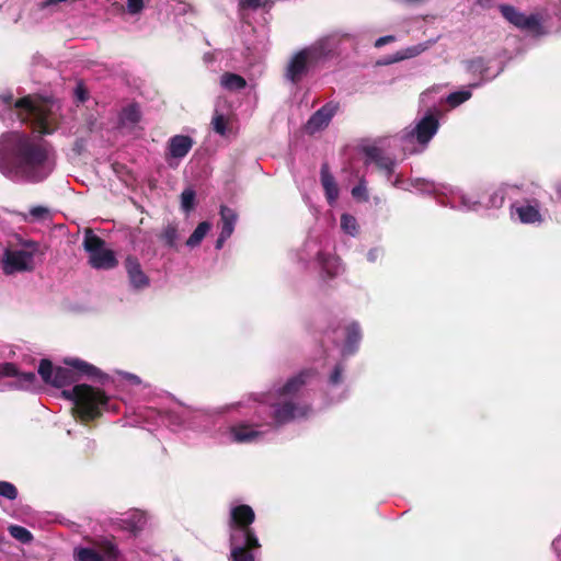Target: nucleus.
I'll list each match as a JSON object with an SVG mask.
<instances>
[{"instance_id": "39448f33", "label": "nucleus", "mask_w": 561, "mask_h": 561, "mask_svg": "<svg viewBox=\"0 0 561 561\" xmlns=\"http://www.w3.org/2000/svg\"><path fill=\"white\" fill-rule=\"evenodd\" d=\"M328 56L329 49L323 41L316 42L296 51L286 66L285 78L294 84L299 83L311 69L325 60Z\"/></svg>"}, {"instance_id": "37998d69", "label": "nucleus", "mask_w": 561, "mask_h": 561, "mask_svg": "<svg viewBox=\"0 0 561 561\" xmlns=\"http://www.w3.org/2000/svg\"><path fill=\"white\" fill-rule=\"evenodd\" d=\"M380 255V250L377 248L370 249L367 253V260L370 262H376Z\"/></svg>"}, {"instance_id": "ea45409f", "label": "nucleus", "mask_w": 561, "mask_h": 561, "mask_svg": "<svg viewBox=\"0 0 561 561\" xmlns=\"http://www.w3.org/2000/svg\"><path fill=\"white\" fill-rule=\"evenodd\" d=\"M127 8L129 13L136 14L139 13L144 9L142 0H127Z\"/></svg>"}, {"instance_id": "0eeeda50", "label": "nucleus", "mask_w": 561, "mask_h": 561, "mask_svg": "<svg viewBox=\"0 0 561 561\" xmlns=\"http://www.w3.org/2000/svg\"><path fill=\"white\" fill-rule=\"evenodd\" d=\"M105 241L87 230L83 240V248L89 253V264L95 270H112L117 266L118 261L113 250L105 249Z\"/></svg>"}, {"instance_id": "6ab92c4d", "label": "nucleus", "mask_w": 561, "mask_h": 561, "mask_svg": "<svg viewBox=\"0 0 561 561\" xmlns=\"http://www.w3.org/2000/svg\"><path fill=\"white\" fill-rule=\"evenodd\" d=\"M320 180L329 204H333L339 197V188L334 176L330 172L328 163H323L321 165Z\"/></svg>"}, {"instance_id": "dca6fc26", "label": "nucleus", "mask_w": 561, "mask_h": 561, "mask_svg": "<svg viewBox=\"0 0 561 561\" xmlns=\"http://www.w3.org/2000/svg\"><path fill=\"white\" fill-rule=\"evenodd\" d=\"M0 376L18 377V388L28 390L36 382V375L33 371L19 373L18 367L13 363H4L0 366Z\"/></svg>"}, {"instance_id": "9b49d317", "label": "nucleus", "mask_w": 561, "mask_h": 561, "mask_svg": "<svg viewBox=\"0 0 561 561\" xmlns=\"http://www.w3.org/2000/svg\"><path fill=\"white\" fill-rule=\"evenodd\" d=\"M230 561H255L254 552L261 549V543L256 539L253 545L250 539L229 538Z\"/></svg>"}, {"instance_id": "f257e3e1", "label": "nucleus", "mask_w": 561, "mask_h": 561, "mask_svg": "<svg viewBox=\"0 0 561 561\" xmlns=\"http://www.w3.org/2000/svg\"><path fill=\"white\" fill-rule=\"evenodd\" d=\"M47 144L20 131L0 136V172L12 181L42 182L48 175Z\"/></svg>"}, {"instance_id": "7ed1b4c3", "label": "nucleus", "mask_w": 561, "mask_h": 561, "mask_svg": "<svg viewBox=\"0 0 561 561\" xmlns=\"http://www.w3.org/2000/svg\"><path fill=\"white\" fill-rule=\"evenodd\" d=\"M62 363L65 367H55L50 359H41L37 371L46 385L61 388L77 382L83 376L101 383L110 379L101 369L83 359L66 357Z\"/></svg>"}, {"instance_id": "2eb2a0df", "label": "nucleus", "mask_w": 561, "mask_h": 561, "mask_svg": "<svg viewBox=\"0 0 561 561\" xmlns=\"http://www.w3.org/2000/svg\"><path fill=\"white\" fill-rule=\"evenodd\" d=\"M439 128V122L433 114L425 115L415 126L413 135L420 145H426Z\"/></svg>"}, {"instance_id": "ddd939ff", "label": "nucleus", "mask_w": 561, "mask_h": 561, "mask_svg": "<svg viewBox=\"0 0 561 561\" xmlns=\"http://www.w3.org/2000/svg\"><path fill=\"white\" fill-rule=\"evenodd\" d=\"M366 156L365 164L374 163L378 170L386 173L390 178L394 172L396 162L392 158L386 156L379 147L366 146L363 148Z\"/></svg>"}, {"instance_id": "9d476101", "label": "nucleus", "mask_w": 561, "mask_h": 561, "mask_svg": "<svg viewBox=\"0 0 561 561\" xmlns=\"http://www.w3.org/2000/svg\"><path fill=\"white\" fill-rule=\"evenodd\" d=\"M499 10L502 16L517 28L533 31L540 25L539 19L535 14L527 16L514 5L503 3L499 5Z\"/></svg>"}, {"instance_id": "bb28decb", "label": "nucleus", "mask_w": 561, "mask_h": 561, "mask_svg": "<svg viewBox=\"0 0 561 561\" xmlns=\"http://www.w3.org/2000/svg\"><path fill=\"white\" fill-rule=\"evenodd\" d=\"M211 126L214 131L222 137L230 133L229 118L218 111L213 115Z\"/></svg>"}, {"instance_id": "7c9ffc66", "label": "nucleus", "mask_w": 561, "mask_h": 561, "mask_svg": "<svg viewBox=\"0 0 561 561\" xmlns=\"http://www.w3.org/2000/svg\"><path fill=\"white\" fill-rule=\"evenodd\" d=\"M341 228L344 232L355 236L358 232L357 220L354 216L348 214H343L341 216Z\"/></svg>"}, {"instance_id": "473e14b6", "label": "nucleus", "mask_w": 561, "mask_h": 561, "mask_svg": "<svg viewBox=\"0 0 561 561\" xmlns=\"http://www.w3.org/2000/svg\"><path fill=\"white\" fill-rule=\"evenodd\" d=\"M471 98L469 91H457L453 92L447 96V102L450 106L456 107Z\"/></svg>"}, {"instance_id": "79ce46f5", "label": "nucleus", "mask_w": 561, "mask_h": 561, "mask_svg": "<svg viewBox=\"0 0 561 561\" xmlns=\"http://www.w3.org/2000/svg\"><path fill=\"white\" fill-rule=\"evenodd\" d=\"M394 41V36L392 35H387V36H382V37H379L376 43H375V46L376 47H381L388 43H391Z\"/></svg>"}, {"instance_id": "c85d7f7f", "label": "nucleus", "mask_w": 561, "mask_h": 561, "mask_svg": "<svg viewBox=\"0 0 561 561\" xmlns=\"http://www.w3.org/2000/svg\"><path fill=\"white\" fill-rule=\"evenodd\" d=\"M10 535L22 543H28L33 540V535L25 527L19 525H10L8 528Z\"/></svg>"}, {"instance_id": "c03bdc74", "label": "nucleus", "mask_w": 561, "mask_h": 561, "mask_svg": "<svg viewBox=\"0 0 561 561\" xmlns=\"http://www.w3.org/2000/svg\"><path fill=\"white\" fill-rule=\"evenodd\" d=\"M230 237L231 236H229V234H225L224 232H220L219 237L216 241V249L220 250L224 247V243L226 242V240L229 239Z\"/></svg>"}, {"instance_id": "f03ea898", "label": "nucleus", "mask_w": 561, "mask_h": 561, "mask_svg": "<svg viewBox=\"0 0 561 561\" xmlns=\"http://www.w3.org/2000/svg\"><path fill=\"white\" fill-rule=\"evenodd\" d=\"M1 102L16 110L18 117L23 123H31L41 135H51L59 127L55 102L43 98L23 96L14 102L11 92L0 94Z\"/></svg>"}, {"instance_id": "aec40b11", "label": "nucleus", "mask_w": 561, "mask_h": 561, "mask_svg": "<svg viewBox=\"0 0 561 561\" xmlns=\"http://www.w3.org/2000/svg\"><path fill=\"white\" fill-rule=\"evenodd\" d=\"M219 214L221 224L220 232L231 236L233 233L234 226L238 220L237 211L226 205H221Z\"/></svg>"}, {"instance_id": "cd10ccee", "label": "nucleus", "mask_w": 561, "mask_h": 561, "mask_svg": "<svg viewBox=\"0 0 561 561\" xmlns=\"http://www.w3.org/2000/svg\"><path fill=\"white\" fill-rule=\"evenodd\" d=\"M98 547L104 559L106 558L108 561H115L119 556V550L112 540H102L98 543Z\"/></svg>"}, {"instance_id": "4468645a", "label": "nucleus", "mask_w": 561, "mask_h": 561, "mask_svg": "<svg viewBox=\"0 0 561 561\" xmlns=\"http://www.w3.org/2000/svg\"><path fill=\"white\" fill-rule=\"evenodd\" d=\"M124 266L129 279L130 286L140 290L147 288L150 285V279L142 271L139 260L134 255H128L125 259Z\"/></svg>"}, {"instance_id": "5701e85b", "label": "nucleus", "mask_w": 561, "mask_h": 561, "mask_svg": "<svg viewBox=\"0 0 561 561\" xmlns=\"http://www.w3.org/2000/svg\"><path fill=\"white\" fill-rule=\"evenodd\" d=\"M220 84L229 91H240L247 87V81L240 75L225 72L220 78Z\"/></svg>"}, {"instance_id": "e433bc0d", "label": "nucleus", "mask_w": 561, "mask_h": 561, "mask_svg": "<svg viewBox=\"0 0 561 561\" xmlns=\"http://www.w3.org/2000/svg\"><path fill=\"white\" fill-rule=\"evenodd\" d=\"M352 196L359 201H364V202L368 201V193H367V188H366V182L364 179H360L358 185L353 187Z\"/></svg>"}, {"instance_id": "a18cd8bd", "label": "nucleus", "mask_w": 561, "mask_h": 561, "mask_svg": "<svg viewBox=\"0 0 561 561\" xmlns=\"http://www.w3.org/2000/svg\"><path fill=\"white\" fill-rule=\"evenodd\" d=\"M557 194H558V197L561 199V183H559L557 186Z\"/></svg>"}, {"instance_id": "20e7f679", "label": "nucleus", "mask_w": 561, "mask_h": 561, "mask_svg": "<svg viewBox=\"0 0 561 561\" xmlns=\"http://www.w3.org/2000/svg\"><path fill=\"white\" fill-rule=\"evenodd\" d=\"M62 394L73 402L72 412L82 423L100 419L105 411L113 409L104 390L87 383L76 385Z\"/></svg>"}, {"instance_id": "4c0bfd02", "label": "nucleus", "mask_w": 561, "mask_h": 561, "mask_svg": "<svg viewBox=\"0 0 561 561\" xmlns=\"http://www.w3.org/2000/svg\"><path fill=\"white\" fill-rule=\"evenodd\" d=\"M75 96L80 103H84L89 99V91L82 82L77 84L75 89Z\"/></svg>"}, {"instance_id": "a19ab883", "label": "nucleus", "mask_w": 561, "mask_h": 561, "mask_svg": "<svg viewBox=\"0 0 561 561\" xmlns=\"http://www.w3.org/2000/svg\"><path fill=\"white\" fill-rule=\"evenodd\" d=\"M240 4L243 8L257 9L262 5L261 0H240Z\"/></svg>"}, {"instance_id": "f3484780", "label": "nucleus", "mask_w": 561, "mask_h": 561, "mask_svg": "<svg viewBox=\"0 0 561 561\" xmlns=\"http://www.w3.org/2000/svg\"><path fill=\"white\" fill-rule=\"evenodd\" d=\"M194 145L192 137L186 135H175L168 141V154L174 159L184 158Z\"/></svg>"}, {"instance_id": "58836bf2", "label": "nucleus", "mask_w": 561, "mask_h": 561, "mask_svg": "<svg viewBox=\"0 0 561 561\" xmlns=\"http://www.w3.org/2000/svg\"><path fill=\"white\" fill-rule=\"evenodd\" d=\"M343 366L341 364L335 365L333 371L330 375V383L336 386L342 382Z\"/></svg>"}, {"instance_id": "6e6552de", "label": "nucleus", "mask_w": 561, "mask_h": 561, "mask_svg": "<svg viewBox=\"0 0 561 561\" xmlns=\"http://www.w3.org/2000/svg\"><path fill=\"white\" fill-rule=\"evenodd\" d=\"M38 250V244L35 241L24 242V249L21 250H7L4 252L3 271L5 274H13L15 272H30L34 268L33 259L35 252Z\"/></svg>"}, {"instance_id": "c9c22d12", "label": "nucleus", "mask_w": 561, "mask_h": 561, "mask_svg": "<svg viewBox=\"0 0 561 561\" xmlns=\"http://www.w3.org/2000/svg\"><path fill=\"white\" fill-rule=\"evenodd\" d=\"M32 220L43 221L50 218V210L45 206H34L30 209Z\"/></svg>"}, {"instance_id": "4be33fe9", "label": "nucleus", "mask_w": 561, "mask_h": 561, "mask_svg": "<svg viewBox=\"0 0 561 561\" xmlns=\"http://www.w3.org/2000/svg\"><path fill=\"white\" fill-rule=\"evenodd\" d=\"M345 350L348 353H354L362 339V331L358 323L353 322L345 328Z\"/></svg>"}, {"instance_id": "1a4fd4ad", "label": "nucleus", "mask_w": 561, "mask_h": 561, "mask_svg": "<svg viewBox=\"0 0 561 561\" xmlns=\"http://www.w3.org/2000/svg\"><path fill=\"white\" fill-rule=\"evenodd\" d=\"M340 110V103L336 101H329L318 111H316L307 121L305 130L308 135H313L320 130L325 129L334 115Z\"/></svg>"}, {"instance_id": "f704fd0d", "label": "nucleus", "mask_w": 561, "mask_h": 561, "mask_svg": "<svg viewBox=\"0 0 561 561\" xmlns=\"http://www.w3.org/2000/svg\"><path fill=\"white\" fill-rule=\"evenodd\" d=\"M195 192L192 188L184 190L181 194V206L183 210L191 211L194 208Z\"/></svg>"}, {"instance_id": "a211bd4d", "label": "nucleus", "mask_w": 561, "mask_h": 561, "mask_svg": "<svg viewBox=\"0 0 561 561\" xmlns=\"http://www.w3.org/2000/svg\"><path fill=\"white\" fill-rule=\"evenodd\" d=\"M313 374L314 371L311 369L301 370L299 374L289 378L286 383L278 389V394L280 397L296 394Z\"/></svg>"}, {"instance_id": "c756f323", "label": "nucleus", "mask_w": 561, "mask_h": 561, "mask_svg": "<svg viewBox=\"0 0 561 561\" xmlns=\"http://www.w3.org/2000/svg\"><path fill=\"white\" fill-rule=\"evenodd\" d=\"M141 113L137 104L126 106L122 112V121L129 124H137L140 122Z\"/></svg>"}, {"instance_id": "f8f14e48", "label": "nucleus", "mask_w": 561, "mask_h": 561, "mask_svg": "<svg viewBox=\"0 0 561 561\" xmlns=\"http://www.w3.org/2000/svg\"><path fill=\"white\" fill-rule=\"evenodd\" d=\"M308 407H299L291 401H285L274 405L273 420L277 425H284L293 421L296 416H306Z\"/></svg>"}, {"instance_id": "b1692460", "label": "nucleus", "mask_w": 561, "mask_h": 561, "mask_svg": "<svg viewBox=\"0 0 561 561\" xmlns=\"http://www.w3.org/2000/svg\"><path fill=\"white\" fill-rule=\"evenodd\" d=\"M159 240L168 248H176V241L179 239L178 225L175 222H169L158 236Z\"/></svg>"}, {"instance_id": "423d86ee", "label": "nucleus", "mask_w": 561, "mask_h": 561, "mask_svg": "<svg viewBox=\"0 0 561 561\" xmlns=\"http://www.w3.org/2000/svg\"><path fill=\"white\" fill-rule=\"evenodd\" d=\"M255 520V513L248 504H239L230 510L228 526L230 530L229 538L250 539L256 545L257 536L252 528Z\"/></svg>"}, {"instance_id": "412c9836", "label": "nucleus", "mask_w": 561, "mask_h": 561, "mask_svg": "<svg viewBox=\"0 0 561 561\" xmlns=\"http://www.w3.org/2000/svg\"><path fill=\"white\" fill-rule=\"evenodd\" d=\"M516 214L523 224H536L542 221L539 209L533 205H522L516 207Z\"/></svg>"}, {"instance_id": "72a5a7b5", "label": "nucleus", "mask_w": 561, "mask_h": 561, "mask_svg": "<svg viewBox=\"0 0 561 561\" xmlns=\"http://www.w3.org/2000/svg\"><path fill=\"white\" fill-rule=\"evenodd\" d=\"M18 489L16 486L8 481H0V495L4 499L13 501L18 497Z\"/></svg>"}, {"instance_id": "a878e982", "label": "nucleus", "mask_w": 561, "mask_h": 561, "mask_svg": "<svg viewBox=\"0 0 561 561\" xmlns=\"http://www.w3.org/2000/svg\"><path fill=\"white\" fill-rule=\"evenodd\" d=\"M211 228V224L208 221H202L197 225L195 230L192 232V234L186 240V245L190 248H195L201 244L203 239L206 237V234L209 232Z\"/></svg>"}, {"instance_id": "393cba45", "label": "nucleus", "mask_w": 561, "mask_h": 561, "mask_svg": "<svg viewBox=\"0 0 561 561\" xmlns=\"http://www.w3.org/2000/svg\"><path fill=\"white\" fill-rule=\"evenodd\" d=\"M233 440L237 443H249L259 436V432L249 425H238L231 430Z\"/></svg>"}, {"instance_id": "2f4dec72", "label": "nucleus", "mask_w": 561, "mask_h": 561, "mask_svg": "<svg viewBox=\"0 0 561 561\" xmlns=\"http://www.w3.org/2000/svg\"><path fill=\"white\" fill-rule=\"evenodd\" d=\"M488 69L486 62L482 57H477L467 61V70L473 75L483 76Z\"/></svg>"}]
</instances>
